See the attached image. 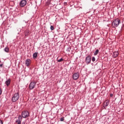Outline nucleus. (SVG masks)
Wrapping results in <instances>:
<instances>
[{
	"label": "nucleus",
	"mask_w": 124,
	"mask_h": 124,
	"mask_svg": "<svg viewBox=\"0 0 124 124\" xmlns=\"http://www.w3.org/2000/svg\"><path fill=\"white\" fill-rule=\"evenodd\" d=\"M120 24L121 20L119 19V18L114 19L112 23L113 28H117Z\"/></svg>",
	"instance_id": "1"
},
{
	"label": "nucleus",
	"mask_w": 124,
	"mask_h": 124,
	"mask_svg": "<svg viewBox=\"0 0 124 124\" xmlns=\"http://www.w3.org/2000/svg\"><path fill=\"white\" fill-rule=\"evenodd\" d=\"M19 97L20 94L19 92H17L16 93H15L14 96L12 97V102H16V101L19 99Z\"/></svg>",
	"instance_id": "2"
},
{
	"label": "nucleus",
	"mask_w": 124,
	"mask_h": 124,
	"mask_svg": "<svg viewBox=\"0 0 124 124\" xmlns=\"http://www.w3.org/2000/svg\"><path fill=\"white\" fill-rule=\"evenodd\" d=\"M21 115L22 118L26 119L30 116V113H29V111L28 110H24L22 112Z\"/></svg>",
	"instance_id": "3"
},
{
	"label": "nucleus",
	"mask_w": 124,
	"mask_h": 124,
	"mask_svg": "<svg viewBox=\"0 0 124 124\" xmlns=\"http://www.w3.org/2000/svg\"><path fill=\"white\" fill-rule=\"evenodd\" d=\"M85 62L87 65L90 64V63H91V62H92V57L88 55L87 57H86Z\"/></svg>",
	"instance_id": "4"
},
{
	"label": "nucleus",
	"mask_w": 124,
	"mask_h": 124,
	"mask_svg": "<svg viewBox=\"0 0 124 124\" xmlns=\"http://www.w3.org/2000/svg\"><path fill=\"white\" fill-rule=\"evenodd\" d=\"M79 73H74L73 75V79H74V80H78L79 78Z\"/></svg>",
	"instance_id": "5"
},
{
	"label": "nucleus",
	"mask_w": 124,
	"mask_h": 124,
	"mask_svg": "<svg viewBox=\"0 0 124 124\" xmlns=\"http://www.w3.org/2000/svg\"><path fill=\"white\" fill-rule=\"evenodd\" d=\"M27 4V0H22L19 3V5L21 7H24Z\"/></svg>",
	"instance_id": "6"
},
{
	"label": "nucleus",
	"mask_w": 124,
	"mask_h": 124,
	"mask_svg": "<svg viewBox=\"0 0 124 124\" xmlns=\"http://www.w3.org/2000/svg\"><path fill=\"white\" fill-rule=\"evenodd\" d=\"M36 83L34 82H31L29 85V89L30 90H33L35 87Z\"/></svg>",
	"instance_id": "7"
},
{
	"label": "nucleus",
	"mask_w": 124,
	"mask_h": 124,
	"mask_svg": "<svg viewBox=\"0 0 124 124\" xmlns=\"http://www.w3.org/2000/svg\"><path fill=\"white\" fill-rule=\"evenodd\" d=\"M119 55V51H116L113 52L112 57L114 58H116L118 57V56Z\"/></svg>",
	"instance_id": "8"
},
{
	"label": "nucleus",
	"mask_w": 124,
	"mask_h": 124,
	"mask_svg": "<svg viewBox=\"0 0 124 124\" xmlns=\"http://www.w3.org/2000/svg\"><path fill=\"white\" fill-rule=\"evenodd\" d=\"M30 64H31V59H27L25 61V65L26 66H29Z\"/></svg>",
	"instance_id": "9"
},
{
	"label": "nucleus",
	"mask_w": 124,
	"mask_h": 124,
	"mask_svg": "<svg viewBox=\"0 0 124 124\" xmlns=\"http://www.w3.org/2000/svg\"><path fill=\"white\" fill-rule=\"evenodd\" d=\"M11 82V79H10V78H8L5 82V85H6V86H7L8 87V86H9V85H10V83Z\"/></svg>",
	"instance_id": "10"
},
{
	"label": "nucleus",
	"mask_w": 124,
	"mask_h": 124,
	"mask_svg": "<svg viewBox=\"0 0 124 124\" xmlns=\"http://www.w3.org/2000/svg\"><path fill=\"white\" fill-rule=\"evenodd\" d=\"M109 105V100H107L105 102L104 106V107H107Z\"/></svg>",
	"instance_id": "11"
},
{
	"label": "nucleus",
	"mask_w": 124,
	"mask_h": 124,
	"mask_svg": "<svg viewBox=\"0 0 124 124\" xmlns=\"http://www.w3.org/2000/svg\"><path fill=\"white\" fill-rule=\"evenodd\" d=\"M37 55H38V52H35L33 54V59H36L37 58Z\"/></svg>",
	"instance_id": "12"
},
{
	"label": "nucleus",
	"mask_w": 124,
	"mask_h": 124,
	"mask_svg": "<svg viewBox=\"0 0 124 124\" xmlns=\"http://www.w3.org/2000/svg\"><path fill=\"white\" fill-rule=\"evenodd\" d=\"M30 33V31L29 30H26L24 31V34L25 36H28L29 35V34Z\"/></svg>",
	"instance_id": "13"
},
{
	"label": "nucleus",
	"mask_w": 124,
	"mask_h": 124,
	"mask_svg": "<svg viewBox=\"0 0 124 124\" xmlns=\"http://www.w3.org/2000/svg\"><path fill=\"white\" fill-rule=\"evenodd\" d=\"M4 50L5 52H6V53H9V48H8V47H5Z\"/></svg>",
	"instance_id": "14"
},
{
	"label": "nucleus",
	"mask_w": 124,
	"mask_h": 124,
	"mask_svg": "<svg viewBox=\"0 0 124 124\" xmlns=\"http://www.w3.org/2000/svg\"><path fill=\"white\" fill-rule=\"evenodd\" d=\"M99 52V50L98 49H96L94 53V56H96V55L98 54Z\"/></svg>",
	"instance_id": "15"
},
{
	"label": "nucleus",
	"mask_w": 124,
	"mask_h": 124,
	"mask_svg": "<svg viewBox=\"0 0 124 124\" xmlns=\"http://www.w3.org/2000/svg\"><path fill=\"white\" fill-rule=\"evenodd\" d=\"M70 50H71V47H70V46H68L66 49V51L68 52V53H69V52H70Z\"/></svg>",
	"instance_id": "16"
},
{
	"label": "nucleus",
	"mask_w": 124,
	"mask_h": 124,
	"mask_svg": "<svg viewBox=\"0 0 124 124\" xmlns=\"http://www.w3.org/2000/svg\"><path fill=\"white\" fill-rule=\"evenodd\" d=\"M23 118V117L21 115H19L18 117V120L21 121V120Z\"/></svg>",
	"instance_id": "17"
},
{
	"label": "nucleus",
	"mask_w": 124,
	"mask_h": 124,
	"mask_svg": "<svg viewBox=\"0 0 124 124\" xmlns=\"http://www.w3.org/2000/svg\"><path fill=\"white\" fill-rule=\"evenodd\" d=\"M58 62H63V59L61 58L60 60H57Z\"/></svg>",
	"instance_id": "18"
},
{
	"label": "nucleus",
	"mask_w": 124,
	"mask_h": 124,
	"mask_svg": "<svg viewBox=\"0 0 124 124\" xmlns=\"http://www.w3.org/2000/svg\"><path fill=\"white\" fill-rule=\"evenodd\" d=\"M16 123H17V124H21V120H16Z\"/></svg>",
	"instance_id": "19"
},
{
	"label": "nucleus",
	"mask_w": 124,
	"mask_h": 124,
	"mask_svg": "<svg viewBox=\"0 0 124 124\" xmlns=\"http://www.w3.org/2000/svg\"><path fill=\"white\" fill-rule=\"evenodd\" d=\"M92 62H95V57H92Z\"/></svg>",
	"instance_id": "20"
},
{
	"label": "nucleus",
	"mask_w": 124,
	"mask_h": 124,
	"mask_svg": "<svg viewBox=\"0 0 124 124\" xmlns=\"http://www.w3.org/2000/svg\"><path fill=\"white\" fill-rule=\"evenodd\" d=\"M61 122H63L64 121V117H62L60 119Z\"/></svg>",
	"instance_id": "21"
},
{
	"label": "nucleus",
	"mask_w": 124,
	"mask_h": 124,
	"mask_svg": "<svg viewBox=\"0 0 124 124\" xmlns=\"http://www.w3.org/2000/svg\"><path fill=\"white\" fill-rule=\"evenodd\" d=\"M54 26H50V30H51V31H54Z\"/></svg>",
	"instance_id": "22"
},
{
	"label": "nucleus",
	"mask_w": 124,
	"mask_h": 124,
	"mask_svg": "<svg viewBox=\"0 0 124 124\" xmlns=\"http://www.w3.org/2000/svg\"><path fill=\"white\" fill-rule=\"evenodd\" d=\"M2 93V91H1V88H0V95H1Z\"/></svg>",
	"instance_id": "23"
},
{
	"label": "nucleus",
	"mask_w": 124,
	"mask_h": 124,
	"mask_svg": "<svg viewBox=\"0 0 124 124\" xmlns=\"http://www.w3.org/2000/svg\"><path fill=\"white\" fill-rule=\"evenodd\" d=\"M0 124H3V123L2 122V121L0 120Z\"/></svg>",
	"instance_id": "24"
},
{
	"label": "nucleus",
	"mask_w": 124,
	"mask_h": 124,
	"mask_svg": "<svg viewBox=\"0 0 124 124\" xmlns=\"http://www.w3.org/2000/svg\"><path fill=\"white\" fill-rule=\"evenodd\" d=\"M2 65H3V64H0V67H2Z\"/></svg>",
	"instance_id": "25"
},
{
	"label": "nucleus",
	"mask_w": 124,
	"mask_h": 124,
	"mask_svg": "<svg viewBox=\"0 0 124 124\" xmlns=\"http://www.w3.org/2000/svg\"><path fill=\"white\" fill-rule=\"evenodd\" d=\"M22 124H26V122L25 121H23L22 123Z\"/></svg>",
	"instance_id": "26"
},
{
	"label": "nucleus",
	"mask_w": 124,
	"mask_h": 124,
	"mask_svg": "<svg viewBox=\"0 0 124 124\" xmlns=\"http://www.w3.org/2000/svg\"><path fill=\"white\" fill-rule=\"evenodd\" d=\"M110 96L111 97H112L113 96V94L111 93V94H110Z\"/></svg>",
	"instance_id": "27"
}]
</instances>
